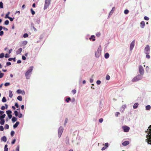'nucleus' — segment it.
<instances>
[{"mask_svg": "<svg viewBox=\"0 0 151 151\" xmlns=\"http://www.w3.org/2000/svg\"><path fill=\"white\" fill-rule=\"evenodd\" d=\"M148 129L145 131L146 133H148L146 136L147 138L146 140L148 144H151V125L148 127Z\"/></svg>", "mask_w": 151, "mask_h": 151, "instance_id": "nucleus-1", "label": "nucleus"}, {"mask_svg": "<svg viewBox=\"0 0 151 151\" xmlns=\"http://www.w3.org/2000/svg\"><path fill=\"white\" fill-rule=\"evenodd\" d=\"M33 67L31 66L29 67V70L26 72L25 73V76L27 79H29L30 77L31 73L32 71Z\"/></svg>", "mask_w": 151, "mask_h": 151, "instance_id": "nucleus-2", "label": "nucleus"}, {"mask_svg": "<svg viewBox=\"0 0 151 151\" xmlns=\"http://www.w3.org/2000/svg\"><path fill=\"white\" fill-rule=\"evenodd\" d=\"M45 0V3L44 4V10L46 9L47 8V7L49 6L51 2V0Z\"/></svg>", "mask_w": 151, "mask_h": 151, "instance_id": "nucleus-3", "label": "nucleus"}, {"mask_svg": "<svg viewBox=\"0 0 151 151\" xmlns=\"http://www.w3.org/2000/svg\"><path fill=\"white\" fill-rule=\"evenodd\" d=\"M141 78V76L140 75H138L135 77L132 80L133 82H136L140 80Z\"/></svg>", "mask_w": 151, "mask_h": 151, "instance_id": "nucleus-4", "label": "nucleus"}, {"mask_svg": "<svg viewBox=\"0 0 151 151\" xmlns=\"http://www.w3.org/2000/svg\"><path fill=\"white\" fill-rule=\"evenodd\" d=\"M63 128L62 127H60L58 129V135L59 137H60L62 134V133L63 131Z\"/></svg>", "mask_w": 151, "mask_h": 151, "instance_id": "nucleus-5", "label": "nucleus"}, {"mask_svg": "<svg viewBox=\"0 0 151 151\" xmlns=\"http://www.w3.org/2000/svg\"><path fill=\"white\" fill-rule=\"evenodd\" d=\"M145 53L146 54H149L150 53V47L148 45H147L145 48Z\"/></svg>", "mask_w": 151, "mask_h": 151, "instance_id": "nucleus-6", "label": "nucleus"}, {"mask_svg": "<svg viewBox=\"0 0 151 151\" xmlns=\"http://www.w3.org/2000/svg\"><path fill=\"white\" fill-rule=\"evenodd\" d=\"M122 128L125 132H128L129 131L130 128L127 126H124L122 127Z\"/></svg>", "mask_w": 151, "mask_h": 151, "instance_id": "nucleus-7", "label": "nucleus"}, {"mask_svg": "<svg viewBox=\"0 0 151 151\" xmlns=\"http://www.w3.org/2000/svg\"><path fill=\"white\" fill-rule=\"evenodd\" d=\"M139 71L140 73L143 75L144 73V70L143 68L141 65H139Z\"/></svg>", "mask_w": 151, "mask_h": 151, "instance_id": "nucleus-8", "label": "nucleus"}, {"mask_svg": "<svg viewBox=\"0 0 151 151\" xmlns=\"http://www.w3.org/2000/svg\"><path fill=\"white\" fill-rule=\"evenodd\" d=\"M135 42V40H134L131 43L130 46V50H132L133 49L134 45Z\"/></svg>", "mask_w": 151, "mask_h": 151, "instance_id": "nucleus-9", "label": "nucleus"}, {"mask_svg": "<svg viewBox=\"0 0 151 151\" xmlns=\"http://www.w3.org/2000/svg\"><path fill=\"white\" fill-rule=\"evenodd\" d=\"M129 143V142L128 141H126L123 142L122 143V145L123 146H125L128 145Z\"/></svg>", "mask_w": 151, "mask_h": 151, "instance_id": "nucleus-10", "label": "nucleus"}, {"mask_svg": "<svg viewBox=\"0 0 151 151\" xmlns=\"http://www.w3.org/2000/svg\"><path fill=\"white\" fill-rule=\"evenodd\" d=\"M101 54V52L98 50L95 52V56L96 57H99Z\"/></svg>", "mask_w": 151, "mask_h": 151, "instance_id": "nucleus-11", "label": "nucleus"}, {"mask_svg": "<svg viewBox=\"0 0 151 151\" xmlns=\"http://www.w3.org/2000/svg\"><path fill=\"white\" fill-rule=\"evenodd\" d=\"M145 25V22L144 21H142L140 23V27L142 28H143Z\"/></svg>", "mask_w": 151, "mask_h": 151, "instance_id": "nucleus-12", "label": "nucleus"}, {"mask_svg": "<svg viewBox=\"0 0 151 151\" xmlns=\"http://www.w3.org/2000/svg\"><path fill=\"white\" fill-rule=\"evenodd\" d=\"M22 51V48H20L16 52L17 54H20Z\"/></svg>", "mask_w": 151, "mask_h": 151, "instance_id": "nucleus-13", "label": "nucleus"}, {"mask_svg": "<svg viewBox=\"0 0 151 151\" xmlns=\"http://www.w3.org/2000/svg\"><path fill=\"white\" fill-rule=\"evenodd\" d=\"M139 104L138 103H135L134 105L133 108L134 109H135L137 108Z\"/></svg>", "mask_w": 151, "mask_h": 151, "instance_id": "nucleus-14", "label": "nucleus"}, {"mask_svg": "<svg viewBox=\"0 0 151 151\" xmlns=\"http://www.w3.org/2000/svg\"><path fill=\"white\" fill-rule=\"evenodd\" d=\"M19 124V122H17L16 123L13 125V127L15 128L17 127Z\"/></svg>", "mask_w": 151, "mask_h": 151, "instance_id": "nucleus-15", "label": "nucleus"}, {"mask_svg": "<svg viewBox=\"0 0 151 151\" xmlns=\"http://www.w3.org/2000/svg\"><path fill=\"white\" fill-rule=\"evenodd\" d=\"M1 140L2 141H3L4 142H6V141L7 139L6 137L4 136L2 137L1 138Z\"/></svg>", "mask_w": 151, "mask_h": 151, "instance_id": "nucleus-16", "label": "nucleus"}, {"mask_svg": "<svg viewBox=\"0 0 151 151\" xmlns=\"http://www.w3.org/2000/svg\"><path fill=\"white\" fill-rule=\"evenodd\" d=\"M95 36L94 35H93L91 36V37L89 38V39H90V40H91L92 39V41H94L95 40Z\"/></svg>", "mask_w": 151, "mask_h": 151, "instance_id": "nucleus-17", "label": "nucleus"}, {"mask_svg": "<svg viewBox=\"0 0 151 151\" xmlns=\"http://www.w3.org/2000/svg\"><path fill=\"white\" fill-rule=\"evenodd\" d=\"M9 96L10 98H12L13 96L12 93L11 91H9Z\"/></svg>", "mask_w": 151, "mask_h": 151, "instance_id": "nucleus-18", "label": "nucleus"}, {"mask_svg": "<svg viewBox=\"0 0 151 151\" xmlns=\"http://www.w3.org/2000/svg\"><path fill=\"white\" fill-rule=\"evenodd\" d=\"M6 116V115L5 114H4L0 116V119H3L5 117V116Z\"/></svg>", "mask_w": 151, "mask_h": 151, "instance_id": "nucleus-19", "label": "nucleus"}, {"mask_svg": "<svg viewBox=\"0 0 151 151\" xmlns=\"http://www.w3.org/2000/svg\"><path fill=\"white\" fill-rule=\"evenodd\" d=\"M17 99L20 101H22V96H18L17 97Z\"/></svg>", "mask_w": 151, "mask_h": 151, "instance_id": "nucleus-20", "label": "nucleus"}, {"mask_svg": "<svg viewBox=\"0 0 151 151\" xmlns=\"http://www.w3.org/2000/svg\"><path fill=\"white\" fill-rule=\"evenodd\" d=\"M5 121L4 120V119H1V121L0 122V123L1 124L3 125H4V124Z\"/></svg>", "mask_w": 151, "mask_h": 151, "instance_id": "nucleus-21", "label": "nucleus"}, {"mask_svg": "<svg viewBox=\"0 0 151 151\" xmlns=\"http://www.w3.org/2000/svg\"><path fill=\"white\" fill-rule=\"evenodd\" d=\"M105 58L107 59L109 58V54L108 53H106L104 55Z\"/></svg>", "mask_w": 151, "mask_h": 151, "instance_id": "nucleus-22", "label": "nucleus"}, {"mask_svg": "<svg viewBox=\"0 0 151 151\" xmlns=\"http://www.w3.org/2000/svg\"><path fill=\"white\" fill-rule=\"evenodd\" d=\"M17 120V119L15 117H13L12 119V121L13 122H16Z\"/></svg>", "mask_w": 151, "mask_h": 151, "instance_id": "nucleus-23", "label": "nucleus"}, {"mask_svg": "<svg viewBox=\"0 0 151 151\" xmlns=\"http://www.w3.org/2000/svg\"><path fill=\"white\" fill-rule=\"evenodd\" d=\"M151 106L150 105H148L146 106V109L147 110H149L150 109Z\"/></svg>", "mask_w": 151, "mask_h": 151, "instance_id": "nucleus-24", "label": "nucleus"}, {"mask_svg": "<svg viewBox=\"0 0 151 151\" xmlns=\"http://www.w3.org/2000/svg\"><path fill=\"white\" fill-rule=\"evenodd\" d=\"M7 146H8V145H5L4 149V151H8V148H7Z\"/></svg>", "mask_w": 151, "mask_h": 151, "instance_id": "nucleus-25", "label": "nucleus"}, {"mask_svg": "<svg viewBox=\"0 0 151 151\" xmlns=\"http://www.w3.org/2000/svg\"><path fill=\"white\" fill-rule=\"evenodd\" d=\"M2 101L3 102H5L6 101V100L5 97H4L3 98Z\"/></svg>", "mask_w": 151, "mask_h": 151, "instance_id": "nucleus-26", "label": "nucleus"}, {"mask_svg": "<svg viewBox=\"0 0 151 151\" xmlns=\"http://www.w3.org/2000/svg\"><path fill=\"white\" fill-rule=\"evenodd\" d=\"M115 9V8L114 7L112 8L111 11L110 12L109 14H111L113 12H114V11Z\"/></svg>", "mask_w": 151, "mask_h": 151, "instance_id": "nucleus-27", "label": "nucleus"}, {"mask_svg": "<svg viewBox=\"0 0 151 151\" xmlns=\"http://www.w3.org/2000/svg\"><path fill=\"white\" fill-rule=\"evenodd\" d=\"M10 12H8L6 14L5 16V18H8V17H9V14H10Z\"/></svg>", "mask_w": 151, "mask_h": 151, "instance_id": "nucleus-28", "label": "nucleus"}, {"mask_svg": "<svg viewBox=\"0 0 151 151\" xmlns=\"http://www.w3.org/2000/svg\"><path fill=\"white\" fill-rule=\"evenodd\" d=\"M9 128V126L7 124H6L4 126V128L5 129H8Z\"/></svg>", "mask_w": 151, "mask_h": 151, "instance_id": "nucleus-29", "label": "nucleus"}, {"mask_svg": "<svg viewBox=\"0 0 151 151\" xmlns=\"http://www.w3.org/2000/svg\"><path fill=\"white\" fill-rule=\"evenodd\" d=\"M30 10L32 14V15H34L35 14V12L33 10L32 8H31Z\"/></svg>", "mask_w": 151, "mask_h": 151, "instance_id": "nucleus-30", "label": "nucleus"}, {"mask_svg": "<svg viewBox=\"0 0 151 151\" xmlns=\"http://www.w3.org/2000/svg\"><path fill=\"white\" fill-rule=\"evenodd\" d=\"M4 53H1L0 54V58H2L4 56Z\"/></svg>", "mask_w": 151, "mask_h": 151, "instance_id": "nucleus-31", "label": "nucleus"}, {"mask_svg": "<svg viewBox=\"0 0 151 151\" xmlns=\"http://www.w3.org/2000/svg\"><path fill=\"white\" fill-rule=\"evenodd\" d=\"M6 113L8 115L12 113V111L10 110H8L6 111Z\"/></svg>", "mask_w": 151, "mask_h": 151, "instance_id": "nucleus-32", "label": "nucleus"}, {"mask_svg": "<svg viewBox=\"0 0 151 151\" xmlns=\"http://www.w3.org/2000/svg\"><path fill=\"white\" fill-rule=\"evenodd\" d=\"M9 22L8 20H6L5 21L4 24L6 25H7L9 24Z\"/></svg>", "mask_w": 151, "mask_h": 151, "instance_id": "nucleus-33", "label": "nucleus"}, {"mask_svg": "<svg viewBox=\"0 0 151 151\" xmlns=\"http://www.w3.org/2000/svg\"><path fill=\"white\" fill-rule=\"evenodd\" d=\"M4 75V73H1V71H0V78H2Z\"/></svg>", "mask_w": 151, "mask_h": 151, "instance_id": "nucleus-34", "label": "nucleus"}, {"mask_svg": "<svg viewBox=\"0 0 151 151\" xmlns=\"http://www.w3.org/2000/svg\"><path fill=\"white\" fill-rule=\"evenodd\" d=\"M14 114L16 116H18V112L16 110H15L14 111Z\"/></svg>", "mask_w": 151, "mask_h": 151, "instance_id": "nucleus-35", "label": "nucleus"}, {"mask_svg": "<svg viewBox=\"0 0 151 151\" xmlns=\"http://www.w3.org/2000/svg\"><path fill=\"white\" fill-rule=\"evenodd\" d=\"M3 8V3L1 1L0 2V8Z\"/></svg>", "mask_w": 151, "mask_h": 151, "instance_id": "nucleus-36", "label": "nucleus"}, {"mask_svg": "<svg viewBox=\"0 0 151 151\" xmlns=\"http://www.w3.org/2000/svg\"><path fill=\"white\" fill-rule=\"evenodd\" d=\"M13 60L14 61H15V58H9L8 60L9 61H12V60Z\"/></svg>", "mask_w": 151, "mask_h": 151, "instance_id": "nucleus-37", "label": "nucleus"}, {"mask_svg": "<svg viewBox=\"0 0 151 151\" xmlns=\"http://www.w3.org/2000/svg\"><path fill=\"white\" fill-rule=\"evenodd\" d=\"M110 79V76L109 75H107L106 76V79L109 80Z\"/></svg>", "mask_w": 151, "mask_h": 151, "instance_id": "nucleus-38", "label": "nucleus"}, {"mask_svg": "<svg viewBox=\"0 0 151 151\" xmlns=\"http://www.w3.org/2000/svg\"><path fill=\"white\" fill-rule=\"evenodd\" d=\"M10 85V83L9 82L6 83L4 84V86H9Z\"/></svg>", "mask_w": 151, "mask_h": 151, "instance_id": "nucleus-39", "label": "nucleus"}, {"mask_svg": "<svg viewBox=\"0 0 151 151\" xmlns=\"http://www.w3.org/2000/svg\"><path fill=\"white\" fill-rule=\"evenodd\" d=\"M28 37V34L27 33H25L23 35V37L24 38L27 37Z\"/></svg>", "mask_w": 151, "mask_h": 151, "instance_id": "nucleus-40", "label": "nucleus"}, {"mask_svg": "<svg viewBox=\"0 0 151 151\" xmlns=\"http://www.w3.org/2000/svg\"><path fill=\"white\" fill-rule=\"evenodd\" d=\"M14 131H12L11 133V136H13L14 135Z\"/></svg>", "mask_w": 151, "mask_h": 151, "instance_id": "nucleus-41", "label": "nucleus"}, {"mask_svg": "<svg viewBox=\"0 0 151 151\" xmlns=\"http://www.w3.org/2000/svg\"><path fill=\"white\" fill-rule=\"evenodd\" d=\"M70 100H71L70 98L69 97V98H67L66 99V100H65V101H66L68 103V102H69V101H70Z\"/></svg>", "mask_w": 151, "mask_h": 151, "instance_id": "nucleus-42", "label": "nucleus"}, {"mask_svg": "<svg viewBox=\"0 0 151 151\" xmlns=\"http://www.w3.org/2000/svg\"><path fill=\"white\" fill-rule=\"evenodd\" d=\"M4 130V128L3 126H0V130L1 131H3Z\"/></svg>", "mask_w": 151, "mask_h": 151, "instance_id": "nucleus-43", "label": "nucleus"}, {"mask_svg": "<svg viewBox=\"0 0 151 151\" xmlns=\"http://www.w3.org/2000/svg\"><path fill=\"white\" fill-rule=\"evenodd\" d=\"M72 93L73 94H74L76 93V90L73 89V90H72Z\"/></svg>", "mask_w": 151, "mask_h": 151, "instance_id": "nucleus-44", "label": "nucleus"}, {"mask_svg": "<svg viewBox=\"0 0 151 151\" xmlns=\"http://www.w3.org/2000/svg\"><path fill=\"white\" fill-rule=\"evenodd\" d=\"M129 11L127 9H126L124 11V13L125 14H127L129 13Z\"/></svg>", "mask_w": 151, "mask_h": 151, "instance_id": "nucleus-45", "label": "nucleus"}, {"mask_svg": "<svg viewBox=\"0 0 151 151\" xmlns=\"http://www.w3.org/2000/svg\"><path fill=\"white\" fill-rule=\"evenodd\" d=\"M96 35L97 37H99L100 36L101 34L99 32H98L96 34Z\"/></svg>", "mask_w": 151, "mask_h": 151, "instance_id": "nucleus-46", "label": "nucleus"}, {"mask_svg": "<svg viewBox=\"0 0 151 151\" xmlns=\"http://www.w3.org/2000/svg\"><path fill=\"white\" fill-rule=\"evenodd\" d=\"M109 146V144L108 143H106L105 144L104 147H106V148H107Z\"/></svg>", "mask_w": 151, "mask_h": 151, "instance_id": "nucleus-47", "label": "nucleus"}, {"mask_svg": "<svg viewBox=\"0 0 151 151\" xmlns=\"http://www.w3.org/2000/svg\"><path fill=\"white\" fill-rule=\"evenodd\" d=\"M17 92L18 93H21L22 91L20 90L19 89L17 91Z\"/></svg>", "mask_w": 151, "mask_h": 151, "instance_id": "nucleus-48", "label": "nucleus"}, {"mask_svg": "<svg viewBox=\"0 0 151 151\" xmlns=\"http://www.w3.org/2000/svg\"><path fill=\"white\" fill-rule=\"evenodd\" d=\"M19 145H18L16 148V151H19Z\"/></svg>", "mask_w": 151, "mask_h": 151, "instance_id": "nucleus-49", "label": "nucleus"}, {"mask_svg": "<svg viewBox=\"0 0 151 151\" xmlns=\"http://www.w3.org/2000/svg\"><path fill=\"white\" fill-rule=\"evenodd\" d=\"M144 19L145 20H149V18L147 16H145L144 17Z\"/></svg>", "mask_w": 151, "mask_h": 151, "instance_id": "nucleus-50", "label": "nucleus"}, {"mask_svg": "<svg viewBox=\"0 0 151 151\" xmlns=\"http://www.w3.org/2000/svg\"><path fill=\"white\" fill-rule=\"evenodd\" d=\"M22 113H19V116H18V117L19 118H21L22 117Z\"/></svg>", "mask_w": 151, "mask_h": 151, "instance_id": "nucleus-51", "label": "nucleus"}, {"mask_svg": "<svg viewBox=\"0 0 151 151\" xmlns=\"http://www.w3.org/2000/svg\"><path fill=\"white\" fill-rule=\"evenodd\" d=\"M101 83V81H99V80H98L97 81H96V83L98 84V85H99Z\"/></svg>", "mask_w": 151, "mask_h": 151, "instance_id": "nucleus-52", "label": "nucleus"}, {"mask_svg": "<svg viewBox=\"0 0 151 151\" xmlns=\"http://www.w3.org/2000/svg\"><path fill=\"white\" fill-rule=\"evenodd\" d=\"M16 141V139H14L12 141V143H11L12 144V145L14 144L15 143Z\"/></svg>", "mask_w": 151, "mask_h": 151, "instance_id": "nucleus-53", "label": "nucleus"}, {"mask_svg": "<svg viewBox=\"0 0 151 151\" xmlns=\"http://www.w3.org/2000/svg\"><path fill=\"white\" fill-rule=\"evenodd\" d=\"M4 34V32L3 31H1L0 32V36H2Z\"/></svg>", "mask_w": 151, "mask_h": 151, "instance_id": "nucleus-54", "label": "nucleus"}, {"mask_svg": "<svg viewBox=\"0 0 151 151\" xmlns=\"http://www.w3.org/2000/svg\"><path fill=\"white\" fill-rule=\"evenodd\" d=\"M146 57L148 59H149L150 58V56L148 54H147V55H146Z\"/></svg>", "mask_w": 151, "mask_h": 151, "instance_id": "nucleus-55", "label": "nucleus"}, {"mask_svg": "<svg viewBox=\"0 0 151 151\" xmlns=\"http://www.w3.org/2000/svg\"><path fill=\"white\" fill-rule=\"evenodd\" d=\"M103 120V119L102 118H101L99 119V121L100 123H102Z\"/></svg>", "mask_w": 151, "mask_h": 151, "instance_id": "nucleus-56", "label": "nucleus"}, {"mask_svg": "<svg viewBox=\"0 0 151 151\" xmlns=\"http://www.w3.org/2000/svg\"><path fill=\"white\" fill-rule=\"evenodd\" d=\"M5 57L6 58H8L9 57V54H6L5 55Z\"/></svg>", "mask_w": 151, "mask_h": 151, "instance_id": "nucleus-57", "label": "nucleus"}, {"mask_svg": "<svg viewBox=\"0 0 151 151\" xmlns=\"http://www.w3.org/2000/svg\"><path fill=\"white\" fill-rule=\"evenodd\" d=\"M5 107L4 106H2L1 108V109L2 110H4L5 109Z\"/></svg>", "mask_w": 151, "mask_h": 151, "instance_id": "nucleus-58", "label": "nucleus"}, {"mask_svg": "<svg viewBox=\"0 0 151 151\" xmlns=\"http://www.w3.org/2000/svg\"><path fill=\"white\" fill-rule=\"evenodd\" d=\"M11 65V63L10 62H7L6 63L7 66L9 65Z\"/></svg>", "mask_w": 151, "mask_h": 151, "instance_id": "nucleus-59", "label": "nucleus"}, {"mask_svg": "<svg viewBox=\"0 0 151 151\" xmlns=\"http://www.w3.org/2000/svg\"><path fill=\"white\" fill-rule=\"evenodd\" d=\"M8 117L10 119L12 118V115L11 114H9L8 115Z\"/></svg>", "mask_w": 151, "mask_h": 151, "instance_id": "nucleus-60", "label": "nucleus"}, {"mask_svg": "<svg viewBox=\"0 0 151 151\" xmlns=\"http://www.w3.org/2000/svg\"><path fill=\"white\" fill-rule=\"evenodd\" d=\"M8 18H9L11 21H13V19L12 17H9Z\"/></svg>", "mask_w": 151, "mask_h": 151, "instance_id": "nucleus-61", "label": "nucleus"}, {"mask_svg": "<svg viewBox=\"0 0 151 151\" xmlns=\"http://www.w3.org/2000/svg\"><path fill=\"white\" fill-rule=\"evenodd\" d=\"M22 59L24 60H26V58L23 55L22 56Z\"/></svg>", "mask_w": 151, "mask_h": 151, "instance_id": "nucleus-62", "label": "nucleus"}, {"mask_svg": "<svg viewBox=\"0 0 151 151\" xmlns=\"http://www.w3.org/2000/svg\"><path fill=\"white\" fill-rule=\"evenodd\" d=\"M15 106H16L17 108L19 107V105L17 103H16L15 104Z\"/></svg>", "mask_w": 151, "mask_h": 151, "instance_id": "nucleus-63", "label": "nucleus"}, {"mask_svg": "<svg viewBox=\"0 0 151 151\" xmlns=\"http://www.w3.org/2000/svg\"><path fill=\"white\" fill-rule=\"evenodd\" d=\"M120 114V113L119 112H116L115 114V115L116 116H118V115Z\"/></svg>", "mask_w": 151, "mask_h": 151, "instance_id": "nucleus-64", "label": "nucleus"}]
</instances>
